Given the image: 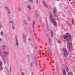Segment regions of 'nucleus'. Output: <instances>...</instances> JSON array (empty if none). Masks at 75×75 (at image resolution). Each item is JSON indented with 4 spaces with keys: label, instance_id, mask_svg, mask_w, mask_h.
Returning a JSON list of instances; mask_svg holds the SVG:
<instances>
[{
    "label": "nucleus",
    "instance_id": "obj_1",
    "mask_svg": "<svg viewBox=\"0 0 75 75\" xmlns=\"http://www.w3.org/2000/svg\"><path fill=\"white\" fill-rule=\"evenodd\" d=\"M71 38L72 36L71 35L69 34V33H66V41H67V48L70 51L72 50V43L69 42V41L71 40Z\"/></svg>",
    "mask_w": 75,
    "mask_h": 75
},
{
    "label": "nucleus",
    "instance_id": "obj_2",
    "mask_svg": "<svg viewBox=\"0 0 75 75\" xmlns=\"http://www.w3.org/2000/svg\"><path fill=\"white\" fill-rule=\"evenodd\" d=\"M49 17L51 23L54 24L55 27H57V22L55 21V19L53 18V16H52V15L51 14V13H50Z\"/></svg>",
    "mask_w": 75,
    "mask_h": 75
},
{
    "label": "nucleus",
    "instance_id": "obj_3",
    "mask_svg": "<svg viewBox=\"0 0 75 75\" xmlns=\"http://www.w3.org/2000/svg\"><path fill=\"white\" fill-rule=\"evenodd\" d=\"M10 21H9L10 23H11L12 24V28L13 30H14V28H15L14 27V25H15V24H14V19L13 18H11L9 19Z\"/></svg>",
    "mask_w": 75,
    "mask_h": 75
},
{
    "label": "nucleus",
    "instance_id": "obj_4",
    "mask_svg": "<svg viewBox=\"0 0 75 75\" xmlns=\"http://www.w3.org/2000/svg\"><path fill=\"white\" fill-rule=\"evenodd\" d=\"M43 4H44L46 8H50V7H51V6L50 5H48V4L45 3V1H43Z\"/></svg>",
    "mask_w": 75,
    "mask_h": 75
},
{
    "label": "nucleus",
    "instance_id": "obj_5",
    "mask_svg": "<svg viewBox=\"0 0 75 75\" xmlns=\"http://www.w3.org/2000/svg\"><path fill=\"white\" fill-rule=\"evenodd\" d=\"M63 54L65 57H66V49L63 48L62 49Z\"/></svg>",
    "mask_w": 75,
    "mask_h": 75
},
{
    "label": "nucleus",
    "instance_id": "obj_6",
    "mask_svg": "<svg viewBox=\"0 0 75 75\" xmlns=\"http://www.w3.org/2000/svg\"><path fill=\"white\" fill-rule=\"evenodd\" d=\"M56 11H57V8H54L53 13L54 16L56 15Z\"/></svg>",
    "mask_w": 75,
    "mask_h": 75
},
{
    "label": "nucleus",
    "instance_id": "obj_7",
    "mask_svg": "<svg viewBox=\"0 0 75 75\" xmlns=\"http://www.w3.org/2000/svg\"><path fill=\"white\" fill-rule=\"evenodd\" d=\"M15 40H16V45H18V40L17 39V37H15Z\"/></svg>",
    "mask_w": 75,
    "mask_h": 75
},
{
    "label": "nucleus",
    "instance_id": "obj_8",
    "mask_svg": "<svg viewBox=\"0 0 75 75\" xmlns=\"http://www.w3.org/2000/svg\"><path fill=\"white\" fill-rule=\"evenodd\" d=\"M3 53L5 55H6L7 56H8V53L7 52H4Z\"/></svg>",
    "mask_w": 75,
    "mask_h": 75
},
{
    "label": "nucleus",
    "instance_id": "obj_9",
    "mask_svg": "<svg viewBox=\"0 0 75 75\" xmlns=\"http://www.w3.org/2000/svg\"><path fill=\"white\" fill-rule=\"evenodd\" d=\"M0 56H1L2 59L4 60V58H5L4 56L3 55L1 54H0Z\"/></svg>",
    "mask_w": 75,
    "mask_h": 75
},
{
    "label": "nucleus",
    "instance_id": "obj_10",
    "mask_svg": "<svg viewBox=\"0 0 75 75\" xmlns=\"http://www.w3.org/2000/svg\"><path fill=\"white\" fill-rule=\"evenodd\" d=\"M2 64H3V63L1 62H0V69L1 70H2L3 69V67H2V66H1Z\"/></svg>",
    "mask_w": 75,
    "mask_h": 75
},
{
    "label": "nucleus",
    "instance_id": "obj_11",
    "mask_svg": "<svg viewBox=\"0 0 75 75\" xmlns=\"http://www.w3.org/2000/svg\"><path fill=\"white\" fill-rule=\"evenodd\" d=\"M23 40L24 42H25V36H24V33H23Z\"/></svg>",
    "mask_w": 75,
    "mask_h": 75
},
{
    "label": "nucleus",
    "instance_id": "obj_12",
    "mask_svg": "<svg viewBox=\"0 0 75 75\" xmlns=\"http://www.w3.org/2000/svg\"><path fill=\"white\" fill-rule=\"evenodd\" d=\"M7 9L8 11V13L9 14L10 13V11L9 10V9H8V8L7 6L5 7Z\"/></svg>",
    "mask_w": 75,
    "mask_h": 75
},
{
    "label": "nucleus",
    "instance_id": "obj_13",
    "mask_svg": "<svg viewBox=\"0 0 75 75\" xmlns=\"http://www.w3.org/2000/svg\"><path fill=\"white\" fill-rule=\"evenodd\" d=\"M64 69H63V75H66V73H65V71H64Z\"/></svg>",
    "mask_w": 75,
    "mask_h": 75
},
{
    "label": "nucleus",
    "instance_id": "obj_14",
    "mask_svg": "<svg viewBox=\"0 0 75 75\" xmlns=\"http://www.w3.org/2000/svg\"><path fill=\"white\" fill-rule=\"evenodd\" d=\"M66 71L67 72H68L69 71V68L67 67V66H66Z\"/></svg>",
    "mask_w": 75,
    "mask_h": 75
},
{
    "label": "nucleus",
    "instance_id": "obj_15",
    "mask_svg": "<svg viewBox=\"0 0 75 75\" xmlns=\"http://www.w3.org/2000/svg\"><path fill=\"white\" fill-rule=\"evenodd\" d=\"M53 32L52 31H51L50 34L51 37H53Z\"/></svg>",
    "mask_w": 75,
    "mask_h": 75
},
{
    "label": "nucleus",
    "instance_id": "obj_16",
    "mask_svg": "<svg viewBox=\"0 0 75 75\" xmlns=\"http://www.w3.org/2000/svg\"><path fill=\"white\" fill-rule=\"evenodd\" d=\"M33 62H31L30 63V66L31 67H33Z\"/></svg>",
    "mask_w": 75,
    "mask_h": 75
},
{
    "label": "nucleus",
    "instance_id": "obj_17",
    "mask_svg": "<svg viewBox=\"0 0 75 75\" xmlns=\"http://www.w3.org/2000/svg\"><path fill=\"white\" fill-rule=\"evenodd\" d=\"M5 47H6V46H5V45H2V48H3V49H4Z\"/></svg>",
    "mask_w": 75,
    "mask_h": 75
},
{
    "label": "nucleus",
    "instance_id": "obj_18",
    "mask_svg": "<svg viewBox=\"0 0 75 75\" xmlns=\"http://www.w3.org/2000/svg\"><path fill=\"white\" fill-rule=\"evenodd\" d=\"M72 24H74V19L72 20Z\"/></svg>",
    "mask_w": 75,
    "mask_h": 75
},
{
    "label": "nucleus",
    "instance_id": "obj_19",
    "mask_svg": "<svg viewBox=\"0 0 75 75\" xmlns=\"http://www.w3.org/2000/svg\"><path fill=\"white\" fill-rule=\"evenodd\" d=\"M23 22L25 24V25H27V23H26V22L25 21V20H23Z\"/></svg>",
    "mask_w": 75,
    "mask_h": 75
},
{
    "label": "nucleus",
    "instance_id": "obj_20",
    "mask_svg": "<svg viewBox=\"0 0 75 75\" xmlns=\"http://www.w3.org/2000/svg\"><path fill=\"white\" fill-rule=\"evenodd\" d=\"M27 7L29 9H31V8L30 7V6H28Z\"/></svg>",
    "mask_w": 75,
    "mask_h": 75
},
{
    "label": "nucleus",
    "instance_id": "obj_21",
    "mask_svg": "<svg viewBox=\"0 0 75 75\" xmlns=\"http://www.w3.org/2000/svg\"><path fill=\"white\" fill-rule=\"evenodd\" d=\"M57 42L59 44H61V41L60 40H58Z\"/></svg>",
    "mask_w": 75,
    "mask_h": 75
},
{
    "label": "nucleus",
    "instance_id": "obj_22",
    "mask_svg": "<svg viewBox=\"0 0 75 75\" xmlns=\"http://www.w3.org/2000/svg\"><path fill=\"white\" fill-rule=\"evenodd\" d=\"M47 28H48V30H50V26H49L48 25H47Z\"/></svg>",
    "mask_w": 75,
    "mask_h": 75
},
{
    "label": "nucleus",
    "instance_id": "obj_23",
    "mask_svg": "<svg viewBox=\"0 0 75 75\" xmlns=\"http://www.w3.org/2000/svg\"><path fill=\"white\" fill-rule=\"evenodd\" d=\"M18 8L19 11H21V9H20V8L19 7H18Z\"/></svg>",
    "mask_w": 75,
    "mask_h": 75
},
{
    "label": "nucleus",
    "instance_id": "obj_24",
    "mask_svg": "<svg viewBox=\"0 0 75 75\" xmlns=\"http://www.w3.org/2000/svg\"><path fill=\"white\" fill-rule=\"evenodd\" d=\"M66 57L68 56V52H67V50L66 51Z\"/></svg>",
    "mask_w": 75,
    "mask_h": 75
},
{
    "label": "nucleus",
    "instance_id": "obj_25",
    "mask_svg": "<svg viewBox=\"0 0 75 75\" xmlns=\"http://www.w3.org/2000/svg\"><path fill=\"white\" fill-rule=\"evenodd\" d=\"M3 32L1 31V35H3Z\"/></svg>",
    "mask_w": 75,
    "mask_h": 75
},
{
    "label": "nucleus",
    "instance_id": "obj_26",
    "mask_svg": "<svg viewBox=\"0 0 75 75\" xmlns=\"http://www.w3.org/2000/svg\"><path fill=\"white\" fill-rule=\"evenodd\" d=\"M63 38L64 39H66V35H64Z\"/></svg>",
    "mask_w": 75,
    "mask_h": 75
},
{
    "label": "nucleus",
    "instance_id": "obj_27",
    "mask_svg": "<svg viewBox=\"0 0 75 75\" xmlns=\"http://www.w3.org/2000/svg\"><path fill=\"white\" fill-rule=\"evenodd\" d=\"M34 63H35V64L36 65H37V62L36 61H35L34 62Z\"/></svg>",
    "mask_w": 75,
    "mask_h": 75
},
{
    "label": "nucleus",
    "instance_id": "obj_28",
    "mask_svg": "<svg viewBox=\"0 0 75 75\" xmlns=\"http://www.w3.org/2000/svg\"><path fill=\"white\" fill-rule=\"evenodd\" d=\"M29 1L31 2V3H33V0H29Z\"/></svg>",
    "mask_w": 75,
    "mask_h": 75
},
{
    "label": "nucleus",
    "instance_id": "obj_29",
    "mask_svg": "<svg viewBox=\"0 0 75 75\" xmlns=\"http://www.w3.org/2000/svg\"><path fill=\"white\" fill-rule=\"evenodd\" d=\"M28 19L29 20V21H30L31 19H30V18L29 17L28 18Z\"/></svg>",
    "mask_w": 75,
    "mask_h": 75
},
{
    "label": "nucleus",
    "instance_id": "obj_30",
    "mask_svg": "<svg viewBox=\"0 0 75 75\" xmlns=\"http://www.w3.org/2000/svg\"><path fill=\"white\" fill-rule=\"evenodd\" d=\"M21 74H22V75H24V74L23 73V72H22Z\"/></svg>",
    "mask_w": 75,
    "mask_h": 75
},
{
    "label": "nucleus",
    "instance_id": "obj_31",
    "mask_svg": "<svg viewBox=\"0 0 75 75\" xmlns=\"http://www.w3.org/2000/svg\"><path fill=\"white\" fill-rule=\"evenodd\" d=\"M36 3H38V0H36Z\"/></svg>",
    "mask_w": 75,
    "mask_h": 75
},
{
    "label": "nucleus",
    "instance_id": "obj_32",
    "mask_svg": "<svg viewBox=\"0 0 75 75\" xmlns=\"http://www.w3.org/2000/svg\"><path fill=\"white\" fill-rule=\"evenodd\" d=\"M28 40L29 41H30L31 40V39L30 38H28Z\"/></svg>",
    "mask_w": 75,
    "mask_h": 75
},
{
    "label": "nucleus",
    "instance_id": "obj_33",
    "mask_svg": "<svg viewBox=\"0 0 75 75\" xmlns=\"http://www.w3.org/2000/svg\"><path fill=\"white\" fill-rule=\"evenodd\" d=\"M73 4L75 5V2H73Z\"/></svg>",
    "mask_w": 75,
    "mask_h": 75
},
{
    "label": "nucleus",
    "instance_id": "obj_34",
    "mask_svg": "<svg viewBox=\"0 0 75 75\" xmlns=\"http://www.w3.org/2000/svg\"><path fill=\"white\" fill-rule=\"evenodd\" d=\"M34 23H35V22H34L33 23V25H34Z\"/></svg>",
    "mask_w": 75,
    "mask_h": 75
},
{
    "label": "nucleus",
    "instance_id": "obj_35",
    "mask_svg": "<svg viewBox=\"0 0 75 75\" xmlns=\"http://www.w3.org/2000/svg\"><path fill=\"white\" fill-rule=\"evenodd\" d=\"M2 25H0V28H1V27Z\"/></svg>",
    "mask_w": 75,
    "mask_h": 75
},
{
    "label": "nucleus",
    "instance_id": "obj_36",
    "mask_svg": "<svg viewBox=\"0 0 75 75\" xmlns=\"http://www.w3.org/2000/svg\"><path fill=\"white\" fill-rule=\"evenodd\" d=\"M38 15L37 14L36 15V17H38Z\"/></svg>",
    "mask_w": 75,
    "mask_h": 75
},
{
    "label": "nucleus",
    "instance_id": "obj_37",
    "mask_svg": "<svg viewBox=\"0 0 75 75\" xmlns=\"http://www.w3.org/2000/svg\"><path fill=\"white\" fill-rule=\"evenodd\" d=\"M69 1H71V0H69Z\"/></svg>",
    "mask_w": 75,
    "mask_h": 75
},
{
    "label": "nucleus",
    "instance_id": "obj_38",
    "mask_svg": "<svg viewBox=\"0 0 75 75\" xmlns=\"http://www.w3.org/2000/svg\"><path fill=\"white\" fill-rule=\"evenodd\" d=\"M57 1H59V0H56Z\"/></svg>",
    "mask_w": 75,
    "mask_h": 75
},
{
    "label": "nucleus",
    "instance_id": "obj_39",
    "mask_svg": "<svg viewBox=\"0 0 75 75\" xmlns=\"http://www.w3.org/2000/svg\"><path fill=\"white\" fill-rule=\"evenodd\" d=\"M1 41V39H0V41Z\"/></svg>",
    "mask_w": 75,
    "mask_h": 75
}]
</instances>
